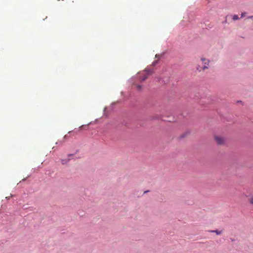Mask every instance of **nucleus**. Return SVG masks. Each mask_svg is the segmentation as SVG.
Returning a JSON list of instances; mask_svg holds the SVG:
<instances>
[{
	"mask_svg": "<svg viewBox=\"0 0 253 253\" xmlns=\"http://www.w3.org/2000/svg\"><path fill=\"white\" fill-rule=\"evenodd\" d=\"M152 74V71L149 69H146L143 72L139 73V78L141 81L146 80L148 77Z\"/></svg>",
	"mask_w": 253,
	"mask_h": 253,
	"instance_id": "f257e3e1",
	"label": "nucleus"
},
{
	"mask_svg": "<svg viewBox=\"0 0 253 253\" xmlns=\"http://www.w3.org/2000/svg\"><path fill=\"white\" fill-rule=\"evenodd\" d=\"M214 139L218 144L222 145L225 143V139L222 136L215 135Z\"/></svg>",
	"mask_w": 253,
	"mask_h": 253,
	"instance_id": "f03ea898",
	"label": "nucleus"
},
{
	"mask_svg": "<svg viewBox=\"0 0 253 253\" xmlns=\"http://www.w3.org/2000/svg\"><path fill=\"white\" fill-rule=\"evenodd\" d=\"M201 60L203 62V63L204 64V66L202 67V69L204 70L205 69L208 68V65H209V60L205 58H202Z\"/></svg>",
	"mask_w": 253,
	"mask_h": 253,
	"instance_id": "7ed1b4c3",
	"label": "nucleus"
},
{
	"mask_svg": "<svg viewBox=\"0 0 253 253\" xmlns=\"http://www.w3.org/2000/svg\"><path fill=\"white\" fill-rule=\"evenodd\" d=\"M211 232L215 233L217 235H220L222 233V231H220V230H212Z\"/></svg>",
	"mask_w": 253,
	"mask_h": 253,
	"instance_id": "20e7f679",
	"label": "nucleus"
},
{
	"mask_svg": "<svg viewBox=\"0 0 253 253\" xmlns=\"http://www.w3.org/2000/svg\"><path fill=\"white\" fill-rule=\"evenodd\" d=\"M69 159H62L61 160V163L63 165L67 164L69 162Z\"/></svg>",
	"mask_w": 253,
	"mask_h": 253,
	"instance_id": "39448f33",
	"label": "nucleus"
},
{
	"mask_svg": "<svg viewBox=\"0 0 253 253\" xmlns=\"http://www.w3.org/2000/svg\"><path fill=\"white\" fill-rule=\"evenodd\" d=\"M232 19L233 20H238L239 19V18L238 15H234L233 16Z\"/></svg>",
	"mask_w": 253,
	"mask_h": 253,
	"instance_id": "423d86ee",
	"label": "nucleus"
},
{
	"mask_svg": "<svg viewBox=\"0 0 253 253\" xmlns=\"http://www.w3.org/2000/svg\"><path fill=\"white\" fill-rule=\"evenodd\" d=\"M136 88L137 90L140 91L142 89V86L140 85H136Z\"/></svg>",
	"mask_w": 253,
	"mask_h": 253,
	"instance_id": "0eeeda50",
	"label": "nucleus"
},
{
	"mask_svg": "<svg viewBox=\"0 0 253 253\" xmlns=\"http://www.w3.org/2000/svg\"><path fill=\"white\" fill-rule=\"evenodd\" d=\"M250 202L251 203V204H253V197H252L250 200Z\"/></svg>",
	"mask_w": 253,
	"mask_h": 253,
	"instance_id": "6e6552de",
	"label": "nucleus"
},
{
	"mask_svg": "<svg viewBox=\"0 0 253 253\" xmlns=\"http://www.w3.org/2000/svg\"><path fill=\"white\" fill-rule=\"evenodd\" d=\"M245 15H246V13H242L241 14V17H244L245 16Z\"/></svg>",
	"mask_w": 253,
	"mask_h": 253,
	"instance_id": "1a4fd4ad",
	"label": "nucleus"
},
{
	"mask_svg": "<svg viewBox=\"0 0 253 253\" xmlns=\"http://www.w3.org/2000/svg\"><path fill=\"white\" fill-rule=\"evenodd\" d=\"M248 18L249 19H252V18H253V16H249V17H248Z\"/></svg>",
	"mask_w": 253,
	"mask_h": 253,
	"instance_id": "9d476101",
	"label": "nucleus"
},
{
	"mask_svg": "<svg viewBox=\"0 0 253 253\" xmlns=\"http://www.w3.org/2000/svg\"><path fill=\"white\" fill-rule=\"evenodd\" d=\"M6 198L7 199L9 200V198H10V197H6Z\"/></svg>",
	"mask_w": 253,
	"mask_h": 253,
	"instance_id": "9b49d317",
	"label": "nucleus"
},
{
	"mask_svg": "<svg viewBox=\"0 0 253 253\" xmlns=\"http://www.w3.org/2000/svg\"><path fill=\"white\" fill-rule=\"evenodd\" d=\"M197 69H198V70H199V71H201V69H199V68H197Z\"/></svg>",
	"mask_w": 253,
	"mask_h": 253,
	"instance_id": "f8f14e48",
	"label": "nucleus"
},
{
	"mask_svg": "<svg viewBox=\"0 0 253 253\" xmlns=\"http://www.w3.org/2000/svg\"><path fill=\"white\" fill-rule=\"evenodd\" d=\"M73 155L72 154H70V155H69V156H72Z\"/></svg>",
	"mask_w": 253,
	"mask_h": 253,
	"instance_id": "ddd939ff",
	"label": "nucleus"
}]
</instances>
